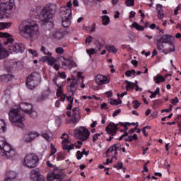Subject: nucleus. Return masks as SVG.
Masks as SVG:
<instances>
[{"mask_svg": "<svg viewBox=\"0 0 181 181\" xmlns=\"http://www.w3.org/2000/svg\"><path fill=\"white\" fill-rule=\"evenodd\" d=\"M95 83L98 86H103V84H108L110 80L107 76L99 74L95 77Z\"/></svg>", "mask_w": 181, "mask_h": 181, "instance_id": "ddd939ff", "label": "nucleus"}, {"mask_svg": "<svg viewBox=\"0 0 181 181\" xmlns=\"http://www.w3.org/2000/svg\"><path fill=\"white\" fill-rule=\"evenodd\" d=\"M26 114H28L30 118H37V112L35 110H33V109H30L28 112H27Z\"/></svg>", "mask_w": 181, "mask_h": 181, "instance_id": "72a5a7b5", "label": "nucleus"}, {"mask_svg": "<svg viewBox=\"0 0 181 181\" xmlns=\"http://www.w3.org/2000/svg\"><path fill=\"white\" fill-rule=\"evenodd\" d=\"M24 141L27 144H29L30 142H32V141H33V140L32 139H30V136L29 135V134H27L24 136Z\"/></svg>", "mask_w": 181, "mask_h": 181, "instance_id": "ea45409f", "label": "nucleus"}, {"mask_svg": "<svg viewBox=\"0 0 181 181\" xmlns=\"http://www.w3.org/2000/svg\"><path fill=\"white\" fill-rule=\"evenodd\" d=\"M56 6L51 5L49 6L44 8L40 14V19L42 22V25L45 26H53V18H54V14L56 13Z\"/></svg>", "mask_w": 181, "mask_h": 181, "instance_id": "7ed1b4c3", "label": "nucleus"}, {"mask_svg": "<svg viewBox=\"0 0 181 181\" xmlns=\"http://www.w3.org/2000/svg\"><path fill=\"white\" fill-rule=\"evenodd\" d=\"M156 11H157V12H162V11H163V9L162 8L161 4L156 5Z\"/></svg>", "mask_w": 181, "mask_h": 181, "instance_id": "bf43d9fd", "label": "nucleus"}, {"mask_svg": "<svg viewBox=\"0 0 181 181\" xmlns=\"http://www.w3.org/2000/svg\"><path fill=\"white\" fill-rule=\"evenodd\" d=\"M100 108L101 110H104V108H105L106 110H108V107H107V103H104L100 105Z\"/></svg>", "mask_w": 181, "mask_h": 181, "instance_id": "338daca9", "label": "nucleus"}, {"mask_svg": "<svg viewBox=\"0 0 181 181\" xmlns=\"http://www.w3.org/2000/svg\"><path fill=\"white\" fill-rule=\"evenodd\" d=\"M103 135V132L95 134L93 136V141L95 142L98 139V136H101Z\"/></svg>", "mask_w": 181, "mask_h": 181, "instance_id": "a18cd8bd", "label": "nucleus"}, {"mask_svg": "<svg viewBox=\"0 0 181 181\" xmlns=\"http://www.w3.org/2000/svg\"><path fill=\"white\" fill-rule=\"evenodd\" d=\"M124 83L125 84H127L126 86L127 91H129V88H132V90H134V88H135V85H134V83H132L127 80L124 81Z\"/></svg>", "mask_w": 181, "mask_h": 181, "instance_id": "c85d7f7f", "label": "nucleus"}, {"mask_svg": "<svg viewBox=\"0 0 181 181\" xmlns=\"http://www.w3.org/2000/svg\"><path fill=\"white\" fill-rule=\"evenodd\" d=\"M93 42V36L89 35L86 39V43H88V45H90V43Z\"/></svg>", "mask_w": 181, "mask_h": 181, "instance_id": "5fc2aeb1", "label": "nucleus"}, {"mask_svg": "<svg viewBox=\"0 0 181 181\" xmlns=\"http://www.w3.org/2000/svg\"><path fill=\"white\" fill-rule=\"evenodd\" d=\"M125 4L127 6H134L135 5V0H126Z\"/></svg>", "mask_w": 181, "mask_h": 181, "instance_id": "a19ab883", "label": "nucleus"}, {"mask_svg": "<svg viewBox=\"0 0 181 181\" xmlns=\"http://www.w3.org/2000/svg\"><path fill=\"white\" fill-rule=\"evenodd\" d=\"M181 9V4H180L174 10V15H178L179 11Z\"/></svg>", "mask_w": 181, "mask_h": 181, "instance_id": "8fccbe9b", "label": "nucleus"}, {"mask_svg": "<svg viewBox=\"0 0 181 181\" xmlns=\"http://www.w3.org/2000/svg\"><path fill=\"white\" fill-rule=\"evenodd\" d=\"M169 45V47L165 49V52L168 53H172L173 52H175V45H173V43L171 42L168 43Z\"/></svg>", "mask_w": 181, "mask_h": 181, "instance_id": "a878e982", "label": "nucleus"}, {"mask_svg": "<svg viewBox=\"0 0 181 181\" xmlns=\"http://www.w3.org/2000/svg\"><path fill=\"white\" fill-rule=\"evenodd\" d=\"M33 107L32 105L26 103H21L19 105V107H15L11 109L8 112L9 119L12 124H15L16 127H18V128H25V124H23V121H25V117L19 114L21 110L23 111V112H29L30 110H32Z\"/></svg>", "mask_w": 181, "mask_h": 181, "instance_id": "f257e3e1", "label": "nucleus"}, {"mask_svg": "<svg viewBox=\"0 0 181 181\" xmlns=\"http://www.w3.org/2000/svg\"><path fill=\"white\" fill-rule=\"evenodd\" d=\"M54 83L58 87L57 90V95H59V97L62 96V94H63V90H62V86H59L57 82H54Z\"/></svg>", "mask_w": 181, "mask_h": 181, "instance_id": "e433bc0d", "label": "nucleus"}, {"mask_svg": "<svg viewBox=\"0 0 181 181\" xmlns=\"http://www.w3.org/2000/svg\"><path fill=\"white\" fill-rule=\"evenodd\" d=\"M74 136L81 139V141H87L90 136V131L84 127H81L74 134Z\"/></svg>", "mask_w": 181, "mask_h": 181, "instance_id": "6e6552de", "label": "nucleus"}, {"mask_svg": "<svg viewBox=\"0 0 181 181\" xmlns=\"http://www.w3.org/2000/svg\"><path fill=\"white\" fill-rule=\"evenodd\" d=\"M28 135L30 136V139L34 141L35 138H37L39 136V134L36 132H29Z\"/></svg>", "mask_w": 181, "mask_h": 181, "instance_id": "4c0bfd02", "label": "nucleus"}, {"mask_svg": "<svg viewBox=\"0 0 181 181\" xmlns=\"http://www.w3.org/2000/svg\"><path fill=\"white\" fill-rule=\"evenodd\" d=\"M40 173H39V170H31L30 171V179L33 181H35Z\"/></svg>", "mask_w": 181, "mask_h": 181, "instance_id": "6ab92c4d", "label": "nucleus"}, {"mask_svg": "<svg viewBox=\"0 0 181 181\" xmlns=\"http://www.w3.org/2000/svg\"><path fill=\"white\" fill-rule=\"evenodd\" d=\"M131 28H135L136 30H141V31L145 30V28L142 25H140L136 22L133 23L132 25H131Z\"/></svg>", "mask_w": 181, "mask_h": 181, "instance_id": "bb28decb", "label": "nucleus"}, {"mask_svg": "<svg viewBox=\"0 0 181 181\" xmlns=\"http://www.w3.org/2000/svg\"><path fill=\"white\" fill-rule=\"evenodd\" d=\"M160 89L159 88H156V90L153 93H151V95H150V98H155L156 95L160 96Z\"/></svg>", "mask_w": 181, "mask_h": 181, "instance_id": "c9c22d12", "label": "nucleus"}, {"mask_svg": "<svg viewBox=\"0 0 181 181\" xmlns=\"http://www.w3.org/2000/svg\"><path fill=\"white\" fill-rule=\"evenodd\" d=\"M105 94L107 96V97H111L112 95V91L110 90L107 92H105Z\"/></svg>", "mask_w": 181, "mask_h": 181, "instance_id": "774afa93", "label": "nucleus"}, {"mask_svg": "<svg viewBox=\"0 0 181 181\" xmlns=\"http://www.w3.org/2000/svg\"><path fill=\"white\" fill-rule=\"evenodd\" d=\"M8 56L9 54L8 53V51L2 47V44L0 42V60H2V59H5V57H8Z\"/></svg>", "mask_w": 181, "mask_h": 181, "instance_id": "a211bd4d", "label": "nucleus"}, {"mask_svg": "<svg viewBox=\"0 0 181 181\" xmlns=\"http://www.w3.org/2000/svg\"><path fill=\"white\" fill-rule=\"evenodd\" d=\"M12 26V23H0V30L11 28Z\"/></svg>", "mask_w": 181, "mask_h": 181, "instance_id": "7c9ffc66", "label": "nucleus"}, {"mask_svg": "<svg viewBox=\"0 0 181 181\" xmlns=\"http://www.w3.org/2000/svg\"><path fill=\"white\" fill-rule=\"evenodd\" d=\"M4 95L6 98H11V89L9 88H7L4 90Z\"/></svg>", "mask_w": 181, "mask_h": 181, "instance_id": "58836bf2", "label": "nucleus"}, {"mask_svg": "<svg viewBox=\"0 0 181 181\" xmlns=\"http://www.w3.org/2000/svg\"><path fill=\"white\" fill-rule=\"evenodd\" d=\"M62 66L64 69L68 67V69H73V67H77V64L73 60L67 59L64 57H61Z\"/></svg>", "mask_w": 181, "mask_h": 181, "instance_id": "f8f14e48", "label": "nucleus"}, {"mask_svg": "<svg viewBox=\"0 0 181 181\" xmlns=\"http://www.w3.org/2000/svg\"><path fill=\"white\" fill-rule=\"evenodd\" d=\"M121 113V109H117L116 110L113 114H112V117H117V115H118V114H120Z\"/></svg>", "mask_w": 181, "mask_h": 181, "instance_id": "13d9d810", "label": "nucleus"}, {"mask_svg": "<svg viewBox=\"0 0 181 181\" xmlns=\"http://www.w3.org/2000/svg\"><path fill=\"white\" fill-rule=\"evenodd\" d=\"M49 58H48V64L49 66H54V64H56L57 60L55 58H53V57L48 55Z\"/></svg>", "mask_w": 181, "mask_h": 181, "instance_id": "f704fd0d", "label": "nucleus"}, {"mask_svg": "<svg viewBox=\"0 0 181 181\" xmlns=\"http://www.w3.org/2000/svg\"><path fill=\"white\" fill-rule=\"evenodd\" d=\"M0 131L1 132H6V124L4 119H0Z\"/></svg>", "mask_w": 181, "mask_h": 181, "instance_id": "cd10ccee", "label": "nucleus"}, {"mask_svg": "<svg viewBox=\"0 0 181 181\" xmlns=\"http://www.w3.org/2000/svg\"><path fill=\"white\" fill-rule=\"evenodd\" d=\"M71 9L67 8L64 11V16L62 17L63 28H69L71 25Z\"/></svg>", "mask_w": 181, "mask_h": 181, "instance_id": "1a4fd4ad", "label": "nucleus"}, {"mask_svg": "<svg viewBox=\"0 0 181 181\" xmlns=\"http://www.w3.org/2000/svg\"><path fill=\"white\" fill-rule=\"evenodd\" d=\"M40 51L42 52V53H43L44 54H46L47 56H52V53L49 52H46V48L43 46L41 47Z\"/></svg>", "mask_w": 181, "mask_h": 181, "instance_id": "c03bdc74", "label": "nucleus"}, {"mask_svg": "<svg viewBox=\"0 0 181 181\" xmlns=\"http://www.w3.org/2000/svg\"><path fill=\"white\" fill-rule=\"evenodd\" d=\"M0 154L4 158H6V159H12L15 160V159H18V153H16V151L12 148L11 144L6 143L5 141V139L3 136H0Z\"/></svg>", "mask_w": 181, "mask_h": 181, "instance_id": "20e7f679", "label": "nucleus"}, {"mask_svg": "<svg viewBox=\"0 0 181 181\" xmlns=\"http://www.w3.org/2000/svg\"><path fill=\"white\" fill-rule=\"evenodd\" d=\"M56 152H57V149L56 148H53L51 149V154L50 156H53L54 155V153H56Z\"/></svg>", "mask_w": 181, "mask_h": 181, "instance_id": "69168bd1", "label": "nucleus"}, {"mask_svg": "<svg viewBox=\"0 0 181 181\" xmlns=\"http://www.w3.org/2000/svg\"><path fill=\"white\" fill-rule=\"evenodd\" d=\"M41 136H42V138L46 139V141H50V136L47 132L42 133Z\"/></svg>", "mask_w": 181, "mask_h": 181, "instance_id": "37998d69", "label": "nucleus"}, {"mask_svg": "<svg viewBox=\"0 0 181 181\" xmlns=\"http://www.w3.org/2000/svg\"><path fill=\"white\" fill-rule=\"evenodd\" d=\"M0 79L2 83H9V81H12V80H13V75L11 74L1 75L0 76Z\"/></svg>", "mask_w": 181, "mask_h": 181, "instance_id": "f3484780", "label": "nucleus"}, {"mask_svg": "<svg viewBox=\"0 0 181 181\" xmlns=\"http://www.w3.org/2000/svg\"><path fill=\"white\" fill-rule=\"evenodd\" d=\"M28 52L30 53V54H32L35 57H37V51H36L35 49H29Z\"/></svg>", "mask_w": 181, "mask_h": 181, "instance_id": "09e8293b", "label": "nucleus"}, {"mask_svg": "<svg viewBox=\"0 0 181 181\" xmlns=\"http://www.w3.org/2000/svg\"><path fill=\"white\" fill-rule=\"evenodd\" d=\"M48 59H49V57H46V56L40 58V62H42V63H45V62H47Z\"/></svg>", "mask_w": 181, "mask_h": 181, "instance_id": "680f3d73", "label": "nucleus"}, {"mask_svg": "<svg viewBox=\"0 0 181 181\" xmlns=\"http://www.w3.org/2000/svg\"><path fill=\"white\" fill-rule=\"evenodd\" d=\"M0 37H5L6 41L4 45H8V50L11 53H23L25 52V45L23 44L13 43V38L11 37V35L8 33L0 32Z\"/></svg>", "mask_w": 181, "mask_h": 181, "instance_id": "39448f33", "label": "nucleus"}, {"mask_svg": "<svg viewBox=\"0 0 181 181\" xmlns=\"http://www.w3.org/2000/svg\"><path fill=\"white\" fill-rule=\"evenodd\" d=\"M64 35L63 34V33L57 30L52 33V37H54V39H58V40H60V39H63Z\"/></svg>", "mask_w": 181, "mask_h": 181, "instance_id": "412c9836", "label": "nucleus"}, {"mask_svg": "<svg viewBox=\"0 0 181 181\" xmlns=\"http://www.w3.org/2000/svg\"><path fill=\"white\" fill-rule=\"evenodd\" d=\"M35 181H45V176L40 174Z\"/></svg>", "mask_w": 181, "mask_h": 181, "instance_id": "4d7b16f0", "label": "nucleus"}, {"mask_svg": "<svg viewBox=\"0 0 181 181\" xmlns=\"http://www.w3.org/2000/svg\"><path fill=\"white\" fill-rule=\"evenodd\" d=\"M21 35H25L28 37H35L39 35V25L33 20L23 21L18 26Z\"/></svg>", "mask_w": 181, "mask_h": 181, "instance_id": "f03ea898", "label": "nucleus"}, {"mask_svg": "<svg viewBox=\"0 0 181 181\" xmlns=\"http://www.w3.org/2000/svg\"><path fill=\"white\" fill-rule=\"evenodd\" d=\"M105 131L108 135H112V136H114L118 132V124L110 122L109 124L106 127Z\"/></svg>", "mask_w": 181, "mask_h": 181, "instance_id": "9b49d317", "label": "nucleus"}, {"mask_svg": "<svg viewBox=\"0 0 181 181\" xmlns=\"http://www.w3.org/2000/svg\"><path fill=\"white\" fill-rule=\"evenodd\" d=\"M110 104H111V105H119L118 100H117V99H111Z\"/></svg>", "mask_w": 181, "mask_h": 181, "instance_id": "6e6d98bb", "label": "nucleus"}, {"mask_svg": "<svg viewBox=\"0 0 181 181\" xmlns=\"http://www.w3.org/2000/svg\"><path fill=\"white\" fill-rule=\"evenodd\" d=\"M121 144H114L113 146H110L106 151V156L107 158H110V156H111V155L110 154V152L112 153L114 152V151H121Z\"/></svg>", "mask_w": 181, "mask_h": 181, "instance_id": "4468645a", "label": "nucleus"}, {"mask_svg": "<svg viewBox=\"0 0 181 181\" xmlns=\"http://www.w3.org/2000/svg\"><path fill=\"white\" fill-rule=\"evenodd\" d=\"M114 168L117 169V170H119V169H122L123 168L122 162H118L117 164L114 165Z\"/></svg>", "mask_w": 181, "mask_h": 181, "instance_id": "de8ad7c7", "label": "nucleus"}, {"mask_svg": "<svg viewBox=\"0 0 181 181\" xmlns=\"http://www.w3.org/2000/svg\"><path fill=\"white\" fill-rule=\"evenodd\" d=\"M133 104H134V110H137V108L139 107V105H141V103L139 102H138V100H134Z\"/></svg>", "mask_w": 181, "mask_h": 181, "instance_id": "3c124183", "label": "nucleus"}, {"mask_svg": "<svg viewBox=\"0 0 181 181\" xmlns=\"http://www.w3.org/2000/svg\"><path fill=\"white\" fill-rule=\"evenodd\" d=\"M70 141L67 139H64L62 144L63 145V149L66 151H71V149H74V144L67 145Z\"/></svg>", "mask_w": 181, "mask_h": 181, "instance_id": "dca6fc26", "label": "nucleus"}, {"mask_svg": "<svg viewBox=\"0 0 181 181\" xmlns=\"http://www.w3.org/2000/svg\"><path fill=\"white\" fill-rule=\"evenodd\" d=\"M158 43H170L172 42V35H162L158 40Z\"/></svg>", "mask_w": 181, "mask_h": 181, "instance_id": "2eb2a0df", "label": "nucleus"}, {"mask_svg": "<svg viewBox=\"0 0 181 181\" xmlns=\"http://www.w3.org/2000/svg\"><path fill=\"white\" fill-rule=\"evenodd\" d=\"M60 78H63L65 80L66 78V73L64 72H58V76H55L53 78L54 83H56L57 80H60Z\"/></svg>", "mask_w": 181, "mask_h": 181, "instance_id": "b1692460", "label": "nucleus"}, {"mask_svg": "<svg viewBox=\"0 0 181 181\" xmlns=\"http://www.w3.org/2000/svg\"><path fill=\"white\" fill-rule=\"evenodd\" d=\"M102 23L104 26H107L110 23V17L108 16H103Z\"/></svg>", "mask_w": 181, "mask_h": 181, "instance_id": "473e14b6", "label": "nucleus"}, {"mask_svg": "<svg viewBox=\"0 0 181 181\" xmlns=\"http://www.w3.org/2000/svg\"><path fill=\"white\" fill-rule=\"evenodd\" d=\"M120 125H122V127H124L125 131H128V125H131V123H120Z\"/></svg>", "mask_w": 181, "mask_h": 181, "instance_id": "864d4df0", "label": "nucleus"}, {"mask_svg": "<svg viewBox=\"0 0 181 181\" xmlns=\"http://www.w3.org/2000/svg\"><path fill=\"white\" fill-rule=\"evenodd\" d=\"M55 53H57V54H63V53H64V49H63V47H57L55 49Z\"/></svg>", "mask_w": 181, "mask_h": 181, "instance_id": "79ce46f5", "label": "nucleus"}, {"mask_svg": "<svg viewBox=\"0 0 181 181\" xmlns=\"http://www.w3.org/2000/svg\"><path fill=\"white\" fill-rule=\"evenodd\" d=\"M171 104H173V105H177V104L179 103V98H177V97H175L174 99H172L170 100Z\"/></svg>", "mask_w": 181, "mask_h": 181, "instance_id": "49530a36", "label": "nucleus"}, {"mask_svg": "<svg viewBox=\"0 0 181 181\" xmlns=\"http://www.w3.org/2000/svg\"><path fill=\"white\" fill-rule=\"evenodd\" d=\"M1 12L11 15L15 11V4L13 2L2 3L0 5Z\"/></svg>", "mask_w": 181, "mask_h": 181, "instance_id": "9d476101", "label": "nucleus"}, {"mask_svg": "<svg viewBox=\"0 0 181 181\" xmlns=\"http://www.w3.org/2000/svg\"><path fill=\"white\" fill-rule=\"evenodd\" d=\"M154 81L156 84H159V83H163V81H165V77L161 75H158L154 77Z\"/></svg>", "mask_w": 181, "mask_h": 181, "instance_id": "c756f323", "label": "nucleus"}, {"mask_svg": "<svg viewBox=\"0 0 181 181\" xmlns=\"http://www.w3.org/2000/svg\"><path fill=\"white\" fill-rule=\"evenodd\" d=\"M72 122L77 124L80 121V112H72Z\"/></svg>", "mask_w": 181, "mask_h": 181, "instance_id": "aec40b11", "label": "nucleus"}, {"mask_svg": "<svg viewBox=\"0 0 181 181\" xmlns=\"http://www.w3.org/2000/svg\"><path fill=\"white\" fill-rule=\"evenodd\" d=\"M37 162H39V158H37L36 154H28L24 158V165H25V166L28 168H35Z\"/></svg>", "mask_w": 181, "mask_h": 181, "instance_id": "0eeeda50", "label": "nucleus"}, {"mask_svg": "<svg viewBox=\"0 0 181 181\" xmlns=\"http://www.w3.org/2000/svg\"><path fill=\"white\" fill-rule=\"evenodd\" d=\"M157 49H158V50H159V52H161V53H164L165 54H168V52H166V49H165V46H163V43H160V42H158Z\"/></svg>", "mask_w": 181, "mask_h": 181, "instance_id": "393cba45", "label": "nucleus"}, {"mask_svg": "<svg viewBox=\"0 0 181 181\" xmlns=\"http://www.w3.org/2000/svg\"><path fill=\"white\" fill-rule=\"evenodd\" d=\"M81 158H83V153H81V151H78L76 152V159H78V160H80Z\"/></svg>", "mask_w": 181, "mask_h": 181, "instance_id": "603ef678", "label": "nucleus"}, {"mask_svg": "<svg viewBox=\"0 0 181 181\" xmlns=\"http://www.w3.org/2000/svg\"><path fill=\"white\" fill-rule=\"evenodd\" d=\"M74 99H71V100L70 101V104L66 107V110H71V108H73V101H74Z\"/></svg>", "mask_w": 181, "mask_h": 181, "instance_id": "e2e57ef3", "label": "nucleus"}, {"mask_svg": "<svg viewBox=\"0 0 181 181\" xmlns=\"http://www.w3.org/2000/svg\"><path fill=\"white\" fill-rule=\"evenodd\" d=\"M105 47L108 53H117L118 52V49L115 48V45H107Z\"/></svg>", "mask_w": 181, "mask_h": 181, "instance_id": "5701e85b", "label": "nucleus"}, {"mask_svg": "<svg viewBox=\"0 0 181 181\" xmlns=\"http://www.w3.org/2000/svg\"><path fill=\"white\" fill-rule=\"evenodd\" d=\"M77 90V82L73 81L70 86L69 88L68 89L69 93H71V95L74 94V91Z\"/></svg>", "mask_w": 181, "mask_h": 181, "instance_id": "4be33fe9", "label": "nucleus"}, {"mask_svg": "<svg viewBox=\"0 0 181 181\" xmlns=\"http://www.w3.org/2000/svg\"><path fill=\"white\" fill-rule=\"evenodd\" d=\"M87 53L88 54L89 56H91V54H94L95 53V49H88Z\"/></svg>", "mask_w": 181, "mask_h": 181, "instance_id": "052dcab7", "label": "nucleus"}, {"mask_svg": "<svg viewBox=\"0 0 181 181\" xmlns=\"http://www.w3.org/2000/svg\"><path fill=\"white\" fill-rule=\"evenodd\" d=\"M158 19H163V13L162 11L157 12Z\"/></svg>", "mask_w": 181, "mask_h": 181, "instance_id": "0e129e2a", "label": "nucleus"}, {"mask_svg": "<svg viewBox=\"0 0 181 181\" xmlns=\"http://www.w3.org/2000/svg\"><path fill=\"white\" fill-rule=\"evenodd\" d=\"M6 177L15 180L16 179V173L15 171H9L7 174Z\"/></svg>", "mask_w": 181, "mask_h": 181, "instance_id": "2f4dec72", "label": "nucleus"}, {"mask_svg": "<svg viewBox=\"0 0 181 181\" xmlns=\"http://www.w3.org/2000/svg\"><path fill=\"white\" fill-rule=\"evenodd\" d=\"M40 74L34 72L26 78L25 84L30 90H35L40 84Z\"/></svg>", "mask_w": 181, "mask_h": 181, "instance_id": "423d86ee", "label": "nucleus"}]
</instances>
